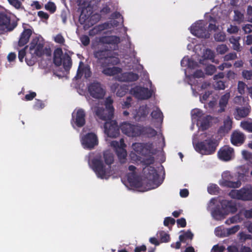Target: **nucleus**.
I'll list each match as a JSON object with an SVG mask.
<instances>
[{"instance_id": "1", "label": "nucleus", "mask_w": 252, "mask_h": 252, "mask_svg": "<svg viewBox=\"0 0 252 252\" xmlns=\"http://www.w3.org/2000/svg\"><path fill=\"white\" fill-rule=\"evenodd\" d=\"M109 53L108 51H102L95 52L94 56L98 59H102L105 58L104 68L103 73L108 76H116V79L122 82H130L136 81L138 75L133 73H124L119 74L122 69L118 67L114 66V65L119 63L118 57L115 56H108Z\"/></svg>"}, {"instance_id": "2", "label": "nucleus", "mask_w": 252, "mask_h": 252, "mask_svg": "<svg viewBox=\"0 0 252 252\" xmlns=\"http://www.w3.org/2000/svg\"><path fill=\"white\" fill-rule=\"evenodd\" d=\"M113 102L111 97H108L105 100V109L99 106H92V109L100 120L105 121L104 124V132L110 137H116L119 135V129L115 121L112 120L114 108L112 105Z\"/></svg>"}, {"instance_id": "3", "label": "nucleus", "mask_w": 252, "mask_h": 252, "mask_svg": "<svg viewBox=\"0 0 252 252\" xmlns=\"http://www.w3.org/2000/svg\"><path fill=\"white\" fill-rule=\"evenodd\" d=\"M207 209L211 212L214 219L221 220L229 214L236 212L237 207L232 201H220L217 198H212L208 204Z\"/></svg>"}, {"instance_id": "4", "label": "nucleus", "mask_w": 252, "mask_h": 252, "mask_svg": "<svg viewBox=\"0 0 252 252\" xmlns=\"http://www.w3.org/2000/svg\"><path fill=\"white\" fill-rule=\"evenodd\" d=\"M104 159L105 164L98 158H94L92 161V167L98 178L107 179L113 173L111 164L114 160L113 155L110 151H106L104 153Z\"/></svg>"}, {"instance_id": "5", "label": "nucleus", "mask_w": 252, "mask_h": 252, "mask_svg": "<svg viewBox=\"0 0 252 252\" xmlns=\"http://www.w3.org/2000/svg\"><path fill=\"white\" fill-rule=\"evenodd\" d=\"M199 139L201 141L196 143L195 137L192 142L195 150L202 155H210L213 153L216 148V143L211 134L205 132L199 134Z\"/></svg>"}, {"instance_id": "6", "label": "nucleus", "mask_w": 252, "mask_h": 252, "mask_svg": "<svg viewBox=\"0 0 252 252\" xmlns=\"http://www.w3.org/2000/svg\"><path fill=\"white\" fill-rule=\"evenodd\" d=\"M223 23L220 22V19H213L211 18V20L209 26V30L206 31L205 29L206 24L203 21H198L193 24L190 28L191 33L196 36L202 38H208L210 36V32L216 31L219 29L220 24Z\"/></svg>"}, {"instance_id": "7", "label": "nucleus", "mask_w": 252, "mask_h": 252, "mask_svg": "<svg viewBox=\"0 0 252 252\" xmlns=\"http://www.w3.org/2000/svg\"><path fill=\"white\" fill-rule=\"evenodd\" d=\"M132 151L130 154L131 159L133 161L138 162L139 161L143 162L145 164H150L152 163L154 159L152 157L145 158L146 154H148L150 150L142 143H136L132 145Z\"/></svg>"}, {"instance_id": "8", "label": "nucleus", "mask_w": 252, "mask_h": 252, "mask_svg": "<svg viewBox=\"0 0 252 252\" xmlns=\"http://www.w3.org/2000/svg\"><path fill=\"white\" fill-rule=\"evenodd\" d=\"M230 197L244 201L252 200V186L247 185L240 189H233L229 193Z\"/></svg>"}, {"instance_id": "9", "label": "nucleus", "mask_w": 252, "mask_h": 252, "mask_svg": "<svg viewBox=\"0 0 252 252\" xmlns=\"http://www.w3.org/2000/svg\"><path fill=\"white\" fill-rule=\"evenodd\" d=\"M219 185L223 187L238 188L241 186V182L234 180L233 175L229 171H224L221 174V178L219 181Z\"/></svg>"}, {"instance_id": "10", "label": "nucleus", "mask_w": 252, "mask_h": 252, "mask_svg": "<svg viewBox=\"0 0 252 252\" xmlns=\"http://www.w3.org/2000/svg\"><path fill=\"white\" fill-rule=\"evenodd\" d=\"M135 167L134 166L130 165L128 167L129 172L126 175V179H123L126 186L130 189H138L141 185L135 176Z\"/></svg>"}, {"instance_id": "11", "label": "nucleus", "mask_w": 252, "mask_h": 252, "mask_svg": "<svg viewBox=\"0 0 252 252\" xmlns=\"http://www.w3.org/2000/svg\"><path fill=\"white\" fill-rule=\"evenodd\" d=\"M204 47L201 45H195L194 47V51L197 56H199L198 60L200 64H206L204 62L206 60H212L213 62H214V53L210 49H205L202 48Z\"/></svg>"}, {"instance_id": "12", "label": "nucleus", "mask_w": 252, "mask_h": 252, "mask_svg": "<svg viewBox=\"0 0 252 252\" xmlns=\"http://www.w3.org/2000/svg\"><path fill=\"white\" fill-rule=\"evenodd\" d=\"M147 170L149 171L147 177L149 180V184L150 186L144 190L139 189L140 191H145L156 189L160 184V183L158 182V176L155 168L152 166H149L144 168L145 172H146Z\"/></svg>"}, {"instance_id": "13", "label": "nucleus", "mask_w": 252, "mask_h": 252, "mask_svg": "<svg viewBox=\"0 0 252 252\" xmlns=\"http://www.w3.org/2000/svg\"><path fill=\"white\" fill-rule=\"evenodd\" d=\"M85 113L81 108H76L72 114L71 124L75 128L76 127H82L85 124Z\"/></svg>"}, {"instance_id": "14", "label": "nucleus", "mask_w": 252, "mask_h": 252, "mask_svg": "<svg viewBox=\"0 0 252 252\" xmlns=\"http://www.w3.org/2000/svg\"><path fill=\"white\" fill-rule=\"evenodd\" d=\"M121 128L124 134L130 137L138 136L142 133V128L140 126L127 122L123 123Z\"/></svg>"}, {"instance_id": "15", "label": "nucleus", "mask_w": 252, "mask_h": 252, "mask_svg": "<svg viewBox=\"0 0 252 252\" xmlns=\"http://www.w3.org/2000/svg\"><path fill=\"white\" fill-rule=\"evenodd\" d=\"M110 145L115 150L120 161L122 163L125 162L127 153L125 149L126 145L124 140L121 139L119 142L115 140L112 141L110 142Z\"/></svg>"}, {"instance_id": "16", "label": "nucleus", "mask_w": 252, "mask_h": 252, "mask_svg": "<svg viewBox=\"0 0 252 252\" xmlns=\"http://www.w3.org/2000/svg\"><path fill=\"white\" fill-rule=\"evenodd\" d=\"M81 142L84 148L91 149L98 144V139L94 133L91 132L82 136Z\"/></svg>"}, {"instance_id": "17", "label": "nucleus", "mask_w": 252, "mask_h": 252, "mask_svg": "<svg viewBox=\"0 0 252 252\" xmlns=\"http://www.w3.org/2000/svg\"><path fill=\"white\" fill-rule=\"evenodd\" d=\"M77 2L81 9L80 19H84V22L88 20L92 14V8L89 3V0H77Z\"/></svg>"}, {"instance_id": "18", "label": "nucleus", "mask_w": 252, "mask_h": 252, "mask_svg": "<svg viewBox=\"0 0 252 252\" xmlns=\"http://www.w3.org/2000/svg\"><path fill=\"white\" fill-rule=\"evenodd\" d=\"M204 74L202 71H201V70H197L195 72H194L193 75L189 76V84L191 86V89L192 90L193 94L195 96H196L197 94L198 93L197 92H195L196 90L200 91V89L201 90H203V89L207 88V87L209 86V84L205 83L202 85L201 87H197V88H196L195 86H194V87H193V84H195V79L203 77L204 76Z\"/></svg>"}, {"instance_id": "19", "label": "nucleus", "mask_w": 252, "mask_h": 252, "mask_svg": "<svg viewBox=\"0 0 252 252\" xmlns=\"http://www.w3.org/2000/svg\"><path fill=\"white\" fill-rule=\"evenodd\" d=\"M218 157L220 160L224 161L231 160L235 157L234 150L228 146H224L218 152Z\"/></svg>"}, {"instance_id": "20", "label": "nucleus", "mask_w": 252, "mask_h": 252, "mask_svg": "<svg viewBox=\"0 0 252 252\" xmlns=\"http://www.w3.org/2000/svg\"><path fill=\"white\" fill-rule=\"evenodd\" d=\"M130 94L138 99H146L152 95V92L147 88L136 86L130 90Z\"/></svg>"}, {"instance_id": "21", "label": "nucleus", "mask_w": 252, "mask_h": 252, "mask_svg": "<svg viewBox=\"0 0 252 252\" xmlns=\"http://www.w3.org/2000/svg\"><path fill=\"white\" fill-rule=\"evenodd\" d=\"M90 94L94 98H101L105 94V92L101 85L97 82H94L88 87Z\"/></svg>"}, {"instance_id": "22", "label": "nucleus", "mask_w": 252, "mask_h": 252, "mask_svg": "<svg viewBox=\"0 0 252 252\" xmlns=\"http://www.w3.org/2000/svg\"><path fill=\"white\" fill-rule=\"evenodd\" d=\"M43 44L37 37L32 39L30 47V54L32 56H40L43 52Z\"/></svg>"}, {"instance_id": "23", "label": "nucleus", "mask_w": 252, "mask_h": 252, "mask_svg": "<svg viewBox=\"0 0 252 252\" xmlns=\"http://www.w3.org/2000/svg\"><path fill=\"white\" fill-rule=\"evenodd\" d=\"M15 28V24L13 26L10 25V18L4 13H0V31H11Z\"/></svg>"}, {"instance_id": "24", "label": "nucleus", "mask_w": 252, "mask_h": 252, "mask_svg": "<svg viewBox=\"0 0 252 252\" xmlns=\"http://www.w3.org/2000/svg\"><path fill=\"white\" fill-rule=\"evenodd\" d=\"M245 138V136L242 132L236 130L231 135V141L233 145L238 146L244 143Z\"/></svg>"}, {"instance_id": "25", "label": "nucleus", "mask_w": 252, "mask_h": 252, "mask_svg": "<svg viewBox=\"0 0 252 252\" xmlns=\"http://www.w3.org/2000/svg\"><path fill=\"white\" fill-rule=\"evenodd\" d=\"M232 120L228 116H227L223 120V124L221 126L218 131L220 135H224L228 133L232 128Z\"/></svg>"}, {"instance_id": "26", "label": "nucleus", "mask_w": 252, "mask_h": 252, "mask_svg": "<svg viewBox=\"0 0 252 252\" xmlns=\"http://www.w3.org/2000/svg\"><path fill=\"white\" fill-rule=\"evenodd\" d=\"M149 107L147 105L142 106L140 107L138 111L133 113V118L136 121L143 120L149 113Z\"/></svg>"}, {"instance_id": "27", "label": "nucleus", "mask_w": 252, "mask_h": 252, "mask_svg": "<svg viewBox=\"0 0 252 252\" xmlns=\"http://www.w3.org/2000/svg\"><path fill=\"white\" fill-rule=\"evenodd\" d=\"M211 121L212 117L207 115L206 116H204V118H203L200 121L197 122V126L199 129L204 130L210 126Z\"/></svg>"}, {"instance_id": "28", "label": "nucleus", "mask_w": 252, "mask_h": 252, "mask_svg": "<svg viewBox=\"0 0 252 252\" xmlns=\"http://www.w3.org/2000/svg\"><path fill=\"white\" fill-rule=\"evenodd\" d=\"M251 107L250 106H248L246 107L238 108L236 109L235 113V118L239 120L242 118L247 116L251 112Z\"/></svg>"}, {"instance_id": "29", "label": "nucleus", "mask_w": 252, "mask_h": 252, "mask_svg": "<svg viewBox=\"0 0 252 252\" xmlns=\"http://www.w3.org/2000/svg\"><path fill=\"white\" fill-rule=\"evenodd\" d=\"M32 31L30 29H25L22 33L19 40V45L23 46L29 41V38L32 35Z\"/></svg>"}, {"instance_id": "30", "label": "nucleus", "mask_w": 252, "mask_h": 252, "mask_svg": "<svg viewBox=\"0 0 252 252\" xmlns=\"http://www.w3.org/2000/svg\"><path fill=\"white\" fill-rule=\"evenodd\" d=\"M83 63L80 62V65L78 68L77 77L78 78H80L83 74H84L85 77L86 78H88L91 76V71L90 68L88 66H85L82 68Z\"/></svg>"}, {"instance_id": "31", "label": "nucleus", "mask_w": 252, "mask_h": 252, "mask_svg": "<svg viewBox=\"0 0 252 252\" xmlns=\"http://www.w3.org/2000/svg\"><path fill=\"white\" fill-rule=\"evenodd\" d=\"M191 114L192 120L194 121H196L197 123V122L200 121L203 118H204V116H207L203 114L201 110L197 108L192 110Z\"/></svg>"}, {"instance_id": "32", "label": "nucleus", "mask_w": 252, "mask_h": 252, "mask_svg": "<svg viewBox=\"0 0 252 252\" xmlns=\"http://www.w3.org/2000/svg\"><path fill=\"white\" fill-rule=\"evenodd\" d=\"M54 63L57 65H60L63 61V51L61 48L56 49L54 53Z\"/></svg>"}, {"instance_id": "33", "label": "nucleus", "mask_w": 252, "mask_h": 252, "mask_svg": "<svg viewBox=\"0 0 252 252\" xmlns=\"http://www.w3.org/2000/svg\"><path fill=\"white\" fill-rule=\"evenodd\" d=\"M118 88V91H117L116 94L118 96L122 97L123 96L128 90L127 88L125 86H121L119 87L118 84H115L111 87L112 90H116Z\"/></svg>"}, {"instance_id": "34", "label": "nucleus", "mask_w": 252, "mask_h": 252, "mask_svg": "<svg viewBox=\"0 0 252 252\" xmlns=\"http://www.w3.org/2000/svg\"><path fill=\"white\" fill-rule=\"evenodd\" d=\"M182 66H188L189 68H193L198 65V64L190 60L188 57H185L181 62Z\"/></svg>"}, {"instance_id": "35", "label": "nucleus", "mask_w": 252, "mask_h": 252, "mask_svg": "<svg viewBox=\"0 0 252 252\" xmlns=\"http://www.w3.org/2000/svg\"><path fill=\"white\" fill-rule=\"evenodd\" d=\"M230 97V93H227L225 94H224L223 95H222L220 99V112H222L224 110V108L226 107L228 99Z\"/></svg>"}, {"instance_id": "36", "label": "nucleus", "mask_w": 252, "mask_h": 252, "mask_svg": "<svg viewBox=\"0 0 252 252\" xmlns=\"http://www.w3.org/2000/svg\"><path fill=\"white\" fill-rule=\"evenodd\" d=\"M193 234L190 231L186 232L179 236L180 242L182 243L188 244L192 240Z\"/></svg>"}, {"instance_id": "37", "label": "nucleus", "mask_w": 252, "mask_h": 252, "mask_svg": "<svg viewBox=\"0 0 252 252\" xmlns=\"http://www.w3.org/2000/svg\"><path fill=\"white\" fill-rule=\"evenodd\" d=\"M120 42V38L115 36H110L102 37L100 39L101 43L108 44H116Z\"/></svg>"}, {"instance_id": "38", "label": "nucleus", "mask_w": 252, "mask_h": 252, "mask_svg": "<svg viewBox=\"0 0 252 252\" xmlns=\"http://www.w3.org/2000/svg\"><path fill=\"white\" fill-rule=\"evenodd\" d=\"M153 119H155L158 122L161 123L162 121V114L158 108H155L151 113Z\"/></svg>"}, {"instance_id": "39", "label": "nucleus", "mask_w": 252, "mask_h": 252, "mask_svg": "<svg viewBox=\"0 0 252 252\" xmlns=\"http://www.w3.org/2000/svg\"><path fill=\"white\" fill-rule=\"evenodd\" d=\"M26 56L25 61L29 65H32L34 63V60H28V54H26L25 50H21L19 52V60L20 62L23 61V58Z\"/></svg>"}, {"instance_id": "40", "label": "nucleus", "mask_w": 252, "mask_h": 252, "mask_svg": "<svg viewBox=\"0 0 252 252\" xmlns=\"http://www.w3.org/2000/svg\"><path fill=\"white\" fill-rule=\"evenodd\" d=\"M241 126L245 130L252 132V120H248L241 123Z\"/></svg>"}, {"instance_id": "41", "label": "nucleus", "mask_w": 252, "mask_h": 252, "mask_svg": "<svg viewBox=\"0 0 252 252\" xmlns=\"http://www.w3.org/2000/svg\"><path fill=\"white\" fill-rule=\"evenodd\" d=\"M234 20L238 23H241L244 21V15L238 10H234Z\"/></svg>"}, {"instance_id": "42", "label": "nucleus", "mask_w": 252, "mask_h": 252, "mask_svg": "<svg viewBox=\"0 0 252 252\" xmlns=\"http://www.w3.org/2000/svg\"><path fill=\"white\" fill-rule=\"evenodd\" d=\"M63 65L66 70H68L71 66V59L68 56H65L62 61Z\"/></svg>"}, {"instance_id": "43", "label": "nucleus", "mask_w": 252, "mask_h": 252, "mask_svg": "<svg viewBox=\"0 0 252 252\" xmlns=\"http://www.w3.org/2000/svg\"><path fill=\"white\" fill-rule=\"evenodd\" d=\"M215 233L216 236L219 237H225L226 236V229L223 228L222 227L219 226L217 227L215 230Z\"/></svg>"}, {"instance_id": "44", "label": "nucleus", "mask_w": 252, "mask_h": 252, "mask_svg": "<svg viewBox=\"0 0 252 252\" xmlns=\"http://www.w3.org/2000/svg\"><path fill=\"white\" fill-rule=\"evenodd\" d=\"M239 39L240 37L234 38L233 37L230 38L229 39L230 43L233 44V49L235 50H238L239 49Z\"/></svg>"}, {"instance_id": "45", "label": "nucleus", "mask_w": 252, "mask_h": 252, "mask_svg": "<svg viewBox=\"0 0 252 252\" xmlns=\"http://www.w3.org/2000/svg\"><path fill=\"white\" fill-rule=\"evenodd\" d=\"M214 38L217 41L222 42L225 40L226 35L223 32H220L215 34Z\"/></svg>"}, {"instance_id": "46", "label": "nucleus", "mask_w": 252, "mask_h": 252, "mask_svg": "<svg viewBox=\"0 0 252 252\" xmlns=\"http://www.w3.org/2000/svg\"><path fill=\"white\" fill-rule=\"evenodd\" d=\"M218 190L219 187L216 184H210L208 187V191L210 194H215Z\"/></svg>"}, {"instance_id": "47", "label": "nucleus", "mask_w": 252, "mask_h": 252, "mask_svg": "<svg viewBox=\"0 0 252 252\" xmlns=\"http://www.w3.org/2000/svg\"><path fill=\"white\" fill-rule=\"evenodd\" d=\"M45 8L47 10L49 11L51 13H54L56 9V6L54 3L49 2L45 5Z\"/></svg>"}, {"instance_id": "48", "label": "nucleus", "mask_w": 252, "mask_h": 252, "mask_svg": "<svg viewBox=\"0 0 252 252\" xmlns=\"http://www.w3.org/2000/svg\"><path fill=\"white\" fill-rule=\"evenodd\" d=\"M227 47L226 46V45L224 44L220 45L216 48L217 52H218V53L220 54H224L225 52H227Z\"/></svg>"}, {"instance_id": "49", "label": "nucleus", "mask_w": 252, "mask_h": 252, "mask_svg": "<svg viewBox=\"0 0 252 252\" xmlns=\"http://www.w3.org/2000/svg\"><path fill=\"white\" fill-rule=\"evenodd\" d=\"M45 107V104L39 100H36L33 105V108L35 110H41Z\"/></svg>"}, {"instance_id": "50", "label": "nucleus", "mask_w": 252, "mask_h": 252, "mask_svg": "<svg viewBox=\"0 0 252 252\" xmlns=\"http://www.w3.org/2000/svg\"><path fill=\"white\" fill-rule=\"evenodd\" d=\"M240 221V217L238 216H233L225 221V223L230 224Z\"/></svg>"}, {"instance_id": "51", "label": "nucleus", "mask_w": 252, "mask_h": 252, "mask_svg": "<svg viewBox=\"0 0 252 252\" xmlns=\"http://www.w3.org/2000/svg\"><path fill=\"white\" fill-rule=\"evenodd\" d=\"M239 229V225H235L230 228L226 229V236L234 234L237 232Z\"/></svg>"}, {"instance_id": "52", "label": "nucleus", "mask_w": 252, "mask_h": 252, "mask_svg": "<svg viewBox=\"0 0 252 252\" xmlns=\"http://www.w3.org/2000/svg\"><path fill=\"white\" fill-rule=\"evenodd\" d=\"M144 132L147 134L148 136H153L156 134V131L153 128L148 127L145 128L144 130H142V133Z\"/></svg>"}, {"instance_id": "53", "label": "nucleus", "mask_w": 252, "mask_h": 252, "mask_svg": "<svg viewBox=\"0 0 252 252\" xmlns=\"http://www.w3.org/2000/svg\"><path fill=\"white\" fill-rule=\"evenodd\" d=\"M245 88H246V84L244 82H243L242 81H239L238 82V91L240 94H244Z\"/></svg>"}, {"instance_id": "54", "label": "nucleus", "mask_w": 252, "mask_h": 252, "mask_svg": "<svg viewBox=\"0 0 252 252\" xmlns=\"http://www.w3.org/2000/svg\"><path fill=\"white\" fill-rule=\"evenodd\" d=\"M242 155L243 158L246 160H249L252 159V154L246 150H243L242 151Z\"/></svg>"}, {"instance_id": "55", "label": "nucleus", "mask_w": 252, "mask_h": 252, "mask_svg": "<svg viewBox=\"0 0 252 252\" xmlns=\"http://www.w3.org/2000/svg\"><path fill=\"white\" fill-rule=\"evenodd\" d=\"M54 39L56 42L60 44H63L64 42V39L61 34H58L55 36Z\"/></svg>"}, {"instance_id": "56", "label": "nucleus", "mask_w": 252, "mask_h": 252, "mask_svg": "<svg viewBox=\"0 0 252 252\" xmlns=\"http://www.w3.org/2000/svg\"><path fill=\"white\" fill-rule=\"evenodd\" d=\"M242 75L244 78L247 80L252 79V72L251 71L244 70L242 72Z\"/></svg>"}, {"instance_id": "57", "label": "nucleus", "mask_w": 252, "mask_h": 252, "mask_svg": "<svg viewBox=\"0 0 252 252\" xmlns=\"http://www.w3.org/2000/svg\"><path fill=\"white\" fill-rule=\"evenodd\" d=\"M161 241L162 242H168L169 240V236L164 232L159 233Z\"/></svg>"}, {"instance_id": "58", "label": "nucleus", "mask_w": 252, "mask_h": 252, "mask_svg": "<svg viewBox=\"0 0 252 252\" xmlns=\"http://www.w3.org/2000/svg\"><path fill=\"white\" fill-rule=\"evenodd\" d=\"M214 86L216 88L220 90H223L225 88L224 83L222 81H217L214 84Z\"/></svg>"}, {"instance_id": "59", "label": "nucleus", "mask_w": 252, "mask_h": 252, "mask_svg": "<svg viewBox=\"0 0 252 252\" xmlns=\"http://www.w3.org/2000/svg\"><path fill=\"white\" fill-rule=\"evenodd\" d=\"M206 70L207 74L211 75L215 72L216 68L213 65H209L206 67Z\"/></svg>"}, {"instance_id": "60", "label": "nucleus", "mask_w": 252, "mask_h": 252, "mask_svg": "<svg viewBox=\"0 0 252 252\" xmlns=\"http://www.w3.org/2000/svg\"><path fill=\"white\" fill-rule=\"evenodd\" d=\"M244 98L241 96H237L234 98V102L237 104L242 105L244 104L243 102Z\"/></svg>"}, {"instance_id": "61", "label": "nucleus", "mask_w": 252, "mask_h": 252, "mask_svg": "<svg viewBox=\"0 0 252 252\" xmlns=\"http://www.w3.org/2000/svg\"><path fill=\"white\" fill-rule=\"evenodd\" d=\"M175 220L170 217H167L164 219V224L165 226H167L169 224H173L175 223Z\"/></svg>"}, {"instance_id": "62", "label": "nucleus", "mask_w": 252, "mask_h": 252, "mask_svg": "<svg viewBox=\"0 0 252 252\" xmlns=\"http://www.w3.org/2000/svg\"><path fill=\"white\" fill-rule=\"evenodd\" d=\"M242 29L246 33H250L252 32V25L246 24L243 27Z\"/></svg>"}, {"instance_id": "63", "label": "nucleus", "mask_w": 252, "mask_h": 252, "mask_svg": "<svg viewBox=\"0 0 252 252\" xmlns=\"http://www.w3.org/2000/svg\"><path fill=\"white\" fill-rule=\"evenodd\" d=\"M225 250L224 246H215L213 248L211 252H223Z\"/></svg>"}, {"instance_id": "64", "label": "nucleus", "mask_w": 252, "mask_h": 252, "mask_svg": "<svg viewBox=\"0 0 252 252\" xmlns=\"http://www.w3.org/2000/svg\"><path fill=\"white\" fill-rule=\"evenodd\" d=\"M241 214H243L246 218H252V209L249 210H246L241 212Z\"/></svg>"}]
</instances>
